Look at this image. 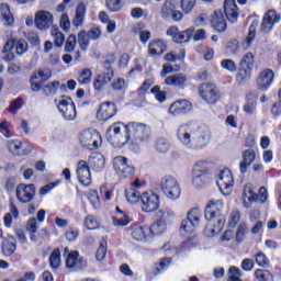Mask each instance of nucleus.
<instances>
[{
    "instance_id": "8fccbe9b",
    "label": "nucleus",
    "mask_w": 281,
    "mask_h": 281,
    "mask_svg": "<svg viewBox=\"0 0 281 281\" xmlns=\"http://www.w3.org/2000/svg\"><path fill=\"white\" fill-rule=\"evenodd\" d=\"M157 153H168L170 150V143L166 138H158L156 142Z\"/></svg>"
},
{
    "instance_id": "9b49d317",
    "label": "nucleus",
    "mask_w": 281,
    "mask_h": 281,
    "mask_svg": "<svg viewBox=\"0 0 281 281\" xmlns=\"http://www.w3.org/2000/svg\"><path fill=\"white\" fill-rule=\"evenodd\" d=\"M159 195L155 193L154 191H145L142 193L140 199V210L142 212H145L147 214H150L153 212H156V210H159Z\"/></svg>"
},
{
    "instance_id": "c85d7f7f",
    "label": "nucleus",
    "mask_w": 281,
    "mask_h": 281,
    "mask_svg": "<svg viewBox=\"0 0 281 281\" xmlns=\"http://www.w3.org/2000/svg\"><path fill=\"white\" fill-rule=\"evenodd\" d=\"M243 200L245 207H251V203H256V193L254 192V186L246 184L244 187Z\"/></svg>"
},
{
    "instance_id": "c756f323",
    "label": "nucleus",
    "mask_w": 281,
    "mask_h": 281,
    "mask_svg": "<svg viewBox=\"0 0 281 281\" xmlns=\"http://www.w3.org/2000/svg\"><path fill=\"white\" fill-rule=\"evenodd\" d=\"M117 214L112 218V223L115 227H126L131 223V217L126 213L122 212L120 207H116Z\"/></svg>"
},
{
    "instance_id": "4be33fe9",
    "label": "nucleus",
    "mask_w": 281,
    "mask_h": 281,
    "mask_svg": "<svg viewBox=\"0 0 281 281\" xmlns=\"http://www.w3.org/2000/svg\"><path fill=\"white\" fill-rule=\"evenodd\" d=\"M131 236L137 243H144L150 238V228L148 226L133 224Z\"/></svg>"
},
{
    "instance_id": "20e7f679",
    "label": "nucleus",
    "mask_w": 281,
    "mask_h": 281,
    "mask_svg": "<svg viewBox=\"0 0 281 281\" xmlns=\"http://www.w3.org/2000/svg\"><path fill=\"white\" fill-rule=\"evenodd\" d=\"M192 181L196 188H205L212 181V162L200 160L192 170Z\"/></svg>"
},
{
    "instance_id": "58836bf2",
    "label": "nucleus",
    "mask_w": 281,
    "mask_h": 281,
    "mask_svg": "<svg viewBox=\"0 0 281 281\" xmlns=\"http://www.w3.org/2000/svg\"><path fill=\"white\" fill-rule=\"evenodd\" d=\"M175 218V212H172L170 209H162L157 213V221H161L162 223H166L168 226V223H170Z\"/></svg>"
},
{
    "instance_id": "13d9d810",
    "label": "nucleus",
    "mask_w": 281,
    "mask_h": 281,
    "mask_svg": "<svg viewBox=\"0 0 281 281\" xmlns=\"http://www.w3.org/2000/svg\"><path fill=\"white\" fill-rule=\"evenodd\" d=\"M255 260L258 267H262L263 269H267V267H269V258H267V255H265V252H258L257 255H255Z\"/></svg>"
},
{
    "instance_id": "f8f14e48",
    "label": "nucleus",
    "mask_w": 281,
    "mask_h": 281,
    "mask_svg": "<svg viewBox=\"0 0 281 281\" xmlns=\"http://www.w3.org/2000/svg\"><path fill=\"white\" fill-rule=\"evenodd\" d=\"M217 186L223 194H229L234 188V176L229 169L221 170L216 177Z\"/></svg>"
},
{
    "instance_id": "7c9ffc66",
    "label": "nucleus",
    "mask_w": 281,
    "mask_h": 281,
    "mask_svg": "<svg viewBox=\"0 0 281 281\" xmlns=\"http://www.w3.org/2000/svg\"><path fill=\"white\" fill-rule=\"evenodd\" d=\"M14 251H16V238L9 236L2 244V254L3 256H12Z\"/></svg>"
},
{
    "instance_id": "052dcab7",
    "label": "nucleus",
    "mask_w": 281,
    "mask_h": 281,
    "mask_svg": "<svg viewBox=\"0 0 281 281\" xmlns=\"http://www.w3.org/2000/svg\"><path fill=\"white\" fill-rule=\"evenodd\" d=\"M267 199H269V193L267 192V188L261 187L259 189V193L255 194V203H267Z\"/></svg>"
},
{
    "instance_id": "5fc2aeb1",
    "label": "nucleus",
    "mask_w": 281,
    "mask_h": 281,
    "mask_svg": "<svg viewBox=\"0 0 281 281\" xmlns=\"http://www.w3.org/2000/svg\"><path fill=\"white\" fill-rule=\"evenodd\" d=\"M21 140H9L8 142V148L12 155H22L21 154Z\"/></svg>"
},
{
    "instance_id": "423d86ee",
    "label": "nucleus",
    "mask_w": 281,
    "mask_h": 281,
    "mask_svg": "<svg viewBox=\"0 0 281 281\" xmlns=\"http://www.w3.org/2000/svg\"><path fill=\"white\" fill-rule=\"evenodd\" d=\"M128 142L131 144H142L150 139V127L144 123L130 122L127 124Z\"/></svg>"
},
{
    "instance_id": "72a5a7b5",
    "label": "nucleus",
    "mask_w": 281,
    "mask_h": 281,
    "mask_svg": "<svg viewBox=\"0 0 281 281\" xmlns=\"http://www.w3.org/2000/svg\"><path fill=\"white\" fill-rule=\"evenodd\" d=\"M50 36L54 38L55 47H63L65 45V34H63L60 29L53 26L50 29Z\"/></svg>"
},
{
    "instance_id": "3c124183",
    "label": "nucleus",
    "mask_w": 281,
    "mask_h": 281,
    "mask_svg": "<svg viewBox=\"0 0 281 281\" xmlns=\"http://www.w3.org/2000/svg\"><path fill=\"white\" fill-rule=\"evenodd\" d=\"M76 45H78L76 35L74 34L69 35L65 44V52H67L68 54H71V52L76 49Z\"/></svg>"
},
{
    "instance_id": "6e6552de",
    "label": "nucleus",
    "mask_w": 281,
    "mask_h": 281,
    "mask_svg": "<svg viewBox=\"0 0 281 281\" xmlns=\"http://www.w3.org/2000/svg\"><path fill=\"white\" fill-rule=\"evenodd\" d=\"M158 186L165 196L170 199V201H176V199L181 196V188L179 187V182L172 176L162 177Z\"/></svg>"
},
{
    "instance_id": "f704fd0d",
    "label": "nucleus",
    "mask_w": 281,
    "mask_h": 281,
    "mask_svg": "<svg viewBox=\"0 0 281 281\" xmlns=\"http://www.w3.org/2000/svg\"><path fill=\"white\" fill-rule=\"evenodd\" d=\"M258 98H256V94L249 93L247 94V102L244 105L245 113H248V115H254L256 113V102Z\"/></svg>"
},
{
    "instance_id": "c9c22d12",
    "label": "nucleus",
    "mask_w": 281,
    "mask_h": 281,
    "mask_svg": "<svg viewBox=\"0 0 281 281\" xmlns=\"http://www.w3.org/2000/svg\"><path fill=\"white\" fill-rule=\"evenodd\" d=\"M0 15L4 20V25H13L14 16H12V12H10V5L1 4L0 5Z\"/></svg>"
},
{
    "instance_id": "864d4df0",
    "label": "nucleus",
    "mask_w": 281,
    "mask_h": 281,
    "mask_svg": "<svg viewBox=\"0 0 281 281\" xmlns=\"http://www.w3.org/2000/svg\"><path fill=\"white\" fill-rule=\"evenodd\" d=\"M194 5H196V0H181V10L184 14H190L194 10Z\"/></svg>"
},
{
    "instance_id": "09e8293b",
    "label": "nucleus",
    "mask_w": 281,
    "mask_h": 281,
    "mask_svg": "<svg viewBox=\"0 0 281 281\" xmlns=\"http://www.w3.org/2000/svg\"><path fill=\"white\" fill-rule=\"evenodd\" d=\"M243 272L235 266L228 269V281H243Z\"/></svg>"
},
{
    "instance_id": "0eeeda50",
    "label": "nucleus",
    "mask_w": 281,
    "mask_h": 281,
    "mask_svg": "<svg viewBox=\"0 0 281 281\" xmlns=\"http://www.w3.org/2000/svg\"><path fill=\"white\" fill-rule=\"evenodd\" d=\"M201 225V210L193 209L188 215L187 220H183L180 225V234L184 238H190L194 234V229Z\"/></svg>"
},
{
    "instance_id": "ddd939ff",
    "label": "nucleus",
    "mask_w": 281,
    "mask_h": 281,
    "mask_svg": "<svg viewBox=\"0 0 281 281\" xmlns=\"http://www.w3.org/2000/svg\"><path fill=\"white\" fill-rule=\"evenodd\" d=\"M15 194L20 203H32L36 195V187L34 184L21 183L16 187Z\"/></svg>"
},
{
    "instance_id": "603ef678",
    "label": "nucleus",
    "mask_w": 281,
    "mask_h": 281,
    "mask_svg": "<svg viewBox=\"0 0 281 281\" xmlns=\"http://www.w3.org/2000/svg\"><path fill=\"white\" fill-rule=\"evenodd\" d=\"M78 43H79V47H81L83 52L87 50V48L89 47V37L87 36L86 31H80L78 33Z\"/></svg>"
},
{
    "instance_id": "473e14b6",
    "label": "nucleus",
    "mask_w": 281,
    "mask_h": 281,
    "mask_svg": "<svg viewBox=\"0 0 281 281\" xmlns=\"http://www.w3.org/2000/svg\"><path fill=\"white\" fill-rule=\"evenodd\" d=\"M166 222L157 220L148 229H149V237L150 236H161V234H166L167 229Z\"/></svg>"
},
{
    "instance_id": "5701e85b",
    "label": "nucleus",
    "mask_w": 281,
    "mask_h": 281,
    "mask_svg": "<svg viewBox=\"0 0 281 281\" xmlns=\"http://www.w3.org/2000/svg\"><path fill=\"white\" fill-rule=\"evenodd\" d=\"M117 113V108L112 102L102 103L97 112V117L99 120H111Z\"/></svg>"
},
{
    "instance_id": "dca6fc26",
    "label": "nucleus",
    "mask_w": 281,
    "mask_h": 281,
    "mask_svg": "<svg viewBox=\"0 0 281 281\" xmlns=\"http://www.w3.org/2000/svg\"><path fill=\"white\" fill-rule=\"evenodd\" d=\"M34 23L37 30L46 32V30H49L54 23V15L48 11L40 10L35 13Z\"/></svg>"
},
{
    "instance_id": "f257e3e1",
    "label": "nucleus",
    "mask_w": 281,
    "mask_h": 281,
    "mask_svg": "<svg viewBox=\"0 0 281 281\" xmlns=\"http://www.w3.org/2000/svg\"><path fill=\"white\" fill-rule=\"evenodd\" d=\"M106 166L104 156L100 153H92L88 161L79 160L77 164V176L81 186H91V169L94 172H101Z\"/></svg>"
},
{
    "instance_id": "9d476101",
    "label": "nucleus",
    "mask_w": 281,
    "mask_h": 281,
    "mask_svg": "<svg viewBox=\"0 0 281 281\" xmlns=\"http://www.w3.org/2000/svg\"><path fill=\"white\" fill-rule=\"evenodd\" d=\"M198 91L200 98H202L204 102H207V104H216V102L221 98V92L214 83H202L199 86Z\"/></svg>"
},
{
    "instance_id": "680f3d73",
    "label": "nucleus",
    "mask_w": 281,
    "mask_h": 281,
    "mask_svg": "<svg viewBox=\"0 0 281 281\" xmlns=\"http://www.w3.org/2000/svg\"><path fill=\"white\" fill-rule=\"evenodd\" d=\"M247 234V224L241 223L236 232V243H243V240H245V236Z\"/></svg>"
},
{
    "instance_id": "4d7b16f0",
    "label": "nucleus",
    "mask_w": 281,
    "mask_h": 281,
    "mask_svg": "<svg viewBox=\"0 0 281 281\" xmlns=\"http://www.w3.org/2000/svg\"><path fill=\"white\" fill-rule=\"evenodd\" d=\"M95 258H97L98 262H102V260H104V258H106V240H102L100 243V246L97 250Z\"/></svg>"
},
{
    "instance_id": "f3484780",
    "label": "nucleus",
    "mask_w": 281,
    "mask_h": 281,
    "mask_svg": "<svg viewBox=\"0 0 281 281\" xmlns=\"http://www.w3.org/2000/svg\"><path fill=\"white\" fill-rule=\"evenodd\" d=\"M276 23H280V15L276 12V10H269L265 15L261 23V32L265 34H269L273 30Z\"/></svg>"
},
{
    "instance_id": "de8ad7c7",
    "label": "nucleus",
    "mask_w": 281,
    "mask_h": 281,
    "mask_svg": "<svg viewBox=\"0 0 281 281\" xmlns=\"http://www.w3.org/2000/svg\"><path fill=\"white\" fill-rule=\"evenodd\" d=\"M255 278L258 279V281H273V274L269 272L268 270L258 269L255 271Z\"/></svg>"
},
{
    "instance_id": "6ab92c4d",
    "label": "nucleus",
    "mask_w": 281,
    "mask_h": 281,
    "mask_svg": "<svg viewBox=\"0 0 281 281\" xmlns=\"http://www.w3.org/2000/svg\"><path fill=\"white\" fill-rule=\"evenodd\" d=\"M192 111V103L188 100H178L169 106L171 115H188Z\"/></svg>"
},
{
    "instance_id": "2eb2a0df",
    "label": "nucleus",
    "mask_w": 281,
    "mask_h": 281,
    "mask_svg": "<svg viewBox=\"0 0 281 281\" xmlns=\"http://www.w3.org/2000/svg\"><path fill=\"white\" fill-rule=\"evenodd\" d=\"M66 267L69 271H82L87 269V259L80 257L78 250H72L66 257Z\"/></svg>"
},
{
    "instance_id": "a211bd4d",
    "label": "nucleus",
    "mask_w": 281,
    "mask_h": 281,
    "mask_svg": "<svg viewBox=\"0 0 281 281\" xmlns=\"http://www.w3.org/2000/svg\"><path fill=\"white\" fill-rule=\"evenodd\" d=\"M273 78H276L273 70L265 69L261 71L257 78V88L259 91H267L273 85Z\"/></svg>"
},
{
    "instance_id": "0e129e2a",
    "label": "nucleus",
    "mask_w": 281,
    "mask_h": 281,
    "mask_svg": "<svg viewBox=\"0 0 281 281\" xmlns=\"http://www.w3.org/2000/svg\"><path fill=\"white\" fill-rule=\"evenodd\" d=\"M13 45L15 46V52L19 56H22V54L27 52V42L25 40H19L16 43L13 42Z\"/></svg>"
},
{
    "instance_id": "69168bd1",
    "label": "nucleus",
    "mask_w": 281,
    "mask_h": 281,
    "mask_svg": "<svg viewBox=\"0 0 281 281\" xmlns=\"http://www.w3.org/2000/svg\"><path fill=\"white\" fill-rule=\"evenodd\" d=\"M135 33L138 34L139 41H140V43H143V45H146V43H148V41H150V36H151L150 31H146L143 29H136Z\"/></svg>"
},
{
    "instance_id": "412c9836",
    "label": "nucleus",
    "mask_w": 281,
    "mask_h": 281,
    "mask_svg": "<svg viewBox=\"0 0 281 281\" xmlns=\"http://www.w3.org/2000/svg\"><path fill=\"white\" fill-rule=\"evenodd\" d=\"M196 123L189 122L178 126L177 139L182 146H186L187 142H190V134L192 133Z\"/></svg>"
},
{
    "instance_id": "bb28decb",
    "label": "nucleus",
    "mask_w": 281,
    "mask_h": 281,
    "mask_svg": "<svg viewBox=\"0 0 281 281\" xmlns=\"http://www.w3.org/2000/svg\"><path fill=\"white\" fill-rule=\"evenodd\" d=\"M212 27L216 30V32H225L227 30V22L225 21V16H223V12L215 11L212 18Z\"/></svg>"
},
{
    "instance_id": "393cba45",
    "label": "nucleus",
    "mask_w": 281,
    "mask_h": 281,
    "mask_svg": "<svg viewBox=\"0 0 281 281\" xmlns=\"http://www.w3.org/2000/svg\"><path fill=\"white\" fill-rule=\"evenodd\" d=\"M113 70H108L103 75H98L93 80V89L99 92L104 91V87H106V85L113 80Z\"/></svg>"
},
{
    "instance_id": "4c0bfd02",
    "label": "nucleus",
    "mask_w": 281,
    "mask_h": 281,
    "mask_svg": "<svg viewBox=\"0 0 281 281\" xmlns=\"http://www.w3.org/2000/svg\"><path fill=\"white\" fill-rule=\"evenodd\" d=\"M194 36V29H188L182 32H178L177 36L173 40V43H188Z\"/></svg>"
},
{
    "instance_id": "4468645a",
    "label": "nucleus",
    "mask_w": 281,
    "mask_h": 281,
    "mask_svg": "<svg viewBox=\"0 0 281 281\" xmlns=\"http://www.w3.org/2000/svg\"><path fill=\"white\" fill-rule=\"evenodd\" d=\"M57 109L61 113L63 117L67 120V122H72V120H76V105L69 98L63 97L57 105Z\"/></svg>"
},
{
    "instance_id": "bf43d9fd",
    "label": "nucleus",
    "mask_w": 281,
    "mask_h": 281,
    "mask_svg": "<svg viewBox=\"0 0 281 281\" xmlns=\"http://www.w3.org/2000/svg\"><path fill=\"white\" fill-rule=\"evenodd\" d=\"M59 85H60V82H58V81L48 82V83L44 87V93H45V95H54V93H56V91H58Z\"/></svg>"
},
{
    "instance_id": "b1692460",
    "label": "nucleus",
    "mask_w": 281,
    "mask_h": 281,
    "mask_svg": "<svg viewBox=\"0 0 281 281\" xmlns=\"http://www.w3.org/2000/svg\"><path fill=\"white\" fill-rule=\"evenodd\" d=\"M224 14L229 23H236L238 21L239 12L238 5H236V0H225Z\"/></svg>"
},
{
    "instance_id": "1a4fd4ad",
    "label": "nucleus",
    "mask_w": 281,
    "mask_h": 281,
    "mask_svg": "<svg viewBox=\"0 0 281 281\" xmlns=\"http://www.w3.org/2000/svg\"><path fill=\"white\" fill-rule=\"evenodd\" d=\"M79 142L87 150H98L102 146V136L95 131H83L79 134Z\"/></svg>"
},
{
    "instance_id": "ea45409f",
    "label": "nucleus",
    "mask_w": 281,
    "mask_h": 281,
    "mask_svg": "<svg viewBox=\"0 0 281 281\" xmlns=\"http://www.w3.org/2000/svg\"><path fill=\"white\" fill-rule=\"evenodd\" d=\"M128 165V159L126 157L123 156H116L113 159V169L116 172V175L122 170H124V168H126V166Z\"/></svg>"
},
{
    "instance_id": "79ce46f5",
    "label": "nucleus",
    "mask_w": 281,
    "mask_h": 281,
    "mask_svg": "<svg viewBox=\"0 0 281 281\" xmlns=\"http://www.w3.org/2000/svg\"><path fill=\"white\" fill-rule=\"evenodd\" d=\"M91 76H93V72L91 71V69L85 68L82 71L79 72L78 83L79 85H90Z\"/></svg>"
},
{
    "instance_id": "7ed1b4c3",
    "label": "nucleus",
    "mask_w": 281,
    "mask_h": 281,
    "mask_svg": "<svg viewBox=\"0 0 281 281\" xmlns=\"http://www.w3.org/2000/svg\"><path fill=\"white\" fill-rule=\"evenodd\" d=\"M204 216L206 221H217V224L214 226L213 232L223 231L225 227V215H223V200H210L206 207Z\"/></svg>"
},
{
    "instance_id": "a878e982",
    "label": "nucleus",
    "mask_w": 281,
    "mask_h": 281,
    "mask_svg": "<svg viewBox=\"0 0 281 281\" xmlns=\"http://www.w3.org/2000/svg\"><path fill=\"white\" fill-rule=\"evenodd\" d=\"M86 14L87 5L85 2H79L76 8L75 18L72 19V25L76 27V30H78V27H82Z\"/></svg>"
},
{
    "instance_id": "aec40b11",
    "label": "nucleus",
    "mask_w": 281,
    "mask_h": 281,
    "mask_svg": "<svg viewBox=\"0 0 281 281\" xmlns=\"http://www.w3.org/2000/svg\"><path fill=\"white\" fill-rule=\"evenodd\" d=\"M164 85H167V87H177L178 89H186L188 85V75L179 72L168 76L165 78Z\"/></svg>"
},
{
    "instance_id": "e433bc0d",
    "label": "nucleus",
    "mask_w": 281,
    "mask_h": 281,
    "mask_svg": "<svg viewBox=\"0 0 281 281\" xmlns=\"http://www.w3.org/2000/svg\"><path fill=\"white\" fill-rule=\"evenodd\" d=\"M12 47H14V41H8L2 49V60H5L7 63L14 60V53L12 52Z\"/></svg>"
},
{
    "instance_id": "f03ea898",
    "label": "nucleus",
    "mask_w": 281,
    "mask_h": 281,
    "mask_svg": "<svg viewBox=\"0 0 281 281\" xmlns=\"http://www.w3.org/2000/svg\"><path fill=\"white\" fill-rule=\"evenodd\" d=\"M212 142V131L207 126H199L196 123L191 131L189 140L184 143V147L189 150H203Z\"/></svg>"
},
{
    "instance_id": "a18cd8bd",
    "label": "nucleus",
    "mask_w": 281,
    "mask_h": 281,
    "mask_svg": "<svg viewBox=\"0 0 281 281\" xmlns=\"http://www.w3.org/2000/svg\"><path fill=\"white\" fill-rule=\"evenodd\" d=\"M249 78H251V70L240 67L239 71L236 76L237 82L239 85H243V82H247V80H249Z\"/></svg>"
},
{
    "instance_id": "37998d69",
    "label": "nucleus",
    "mask_w": 281,
    "mask_h": 281,
    "mask_svg": "<svg viewBox=\"0 0 281 281\" xmlns=\"http://www.w3.org/2000/svg\"><path fill=\"white\" fill-rule=\"evenodd\" d=\"M239 67L243 69L252 70L254 69V54L247 53L240 60Z\"/></svg>"
},
{
    "instance_id": "39448f33",
    "label": "nucleus",
    "mask_w": 281,
    "mask_h": 281,
    "mask_svg": "<svg viewBox=\"0 0 281 281\" xmlns=\"http://www.w3.org/2000/svg\"><path fill=\"white\" fill-rule=\"evenodd\" d=\"M105 137L112 146H124L128 144V124L122 122L112 124L106 130Z\"/></svg>"
},
{
    "instance_id": "a19ab883",
    "label": "nucleus",
    "mask_w": 281,
    "mask_h": 281,
    "mask_svg": "<svg viewBox=\"0 0 281 281\" xmlns=\"http://www.w3.org/2000/svg\"><path fill=\"white\" fill-rule=\"evenodd\" d=\"M60 265H63V261L60 260V249L56 248L49 256V266L52 269H58Z\"/></svg>"
},
{
    "instance_id": "e2e57ef3",
    "label": "nucleus",
    "mask_w": 281,
    "mask_h": 281,
    "mask_svg": "<svg viewBox=\"0 0 281 281\" xmlns=\"http://www.w3.org/2000/svg\"><path fill=\"white\" fill-rule=\"evenodd\" d=\"M106 5L110 12H120L122 10V0H106Z\"/></svg>"
},
{
    "instance_id": "c03bdc74",
    "label": "nucleus",
    "mask_w": 281,
    "mask_h": 281,
    "mask_svg": "<svg viewBox=\"0 0 281 281\" xmlns=\"http://www.w3.org/2000/svg\"><path fill=\"white\" fill-rule=\"evenodd\" d=\"M175 10V3H172L171 1H166L161 9L162 19H170Z\"/></svg>"
},
{
    "instance_id": "338daca9",
    "label": "nucleus",
    "mask_w": 281,
    "mask_h": 281,
    "mask_svg": "<svg viewBox=\"0 0 281 281\" xmlns=\"http://www.w3.org/2000/svg\"><path fill=\"white\" fill-rule=\"evenodd\" d=\"M150 93H154L158 102H166V91H161V88L159 86H155L154 88H151Z\"/></svg>"
},
{
    "instance_id": "774afa93",
    "label": "nucleus",
    "mask_w": 281,
    "mask_h": 281,
    "mask_svg": "<svg viewBox=\"0 0 281 281\" xmlns=\"http://www.w3.org/2000/svg\"><path fill=\"white\" fill-rule=\"evenodd\" d=\"M222 69H225L226 71H231V74H234L236 71V63L232 59H223L221 61Z\"/></svg>"
},
{
    "instance_id": "49530a36",
    "label": "nucleus",
    "mask_w": 281,
    "mask_h": 281,
    "mask_svg": "<svg viewBox=\"0 0 281 281\" xmlns=\"http://www.w3.org/2000/svg\"><path fill=\"white\" fill-rule=\"evenodd\" d=\"M121 179H131L135 175V167L125 165L124 169L116 173Z\"/></svg>"
},
{
    "instance_id": "6e6d98bb",
    "label": "nucleus",
    "mask_w": 281,
    "mask_h": 281,
    "mask_svg": "<svg viewBox=\"0 0 281 281\" xmlns=\"http://www.w3.org/2000/svg\"><path fill=\"white\" fill-rule=\"evenodd\" d=\"M85 227H87V229H99L100 222H98L92 215H88L85 218Z\"/></svg>"
},
{
    "instance_id": "cd10ccee",
    "label": "nucleus",
    "mask_w": 281,
    "mask_h": 281,
    "mask_svg": "<svg viewBox=\"0 0 281 281\" xmlns=\"http://www.w3.org/2000/svg\"><path fill=\"white\" fill-rule=\"evenodd\" d=\"M243 159L244 160L240 162L239 168L240 172L245 175V172H247V168L256 161V151H254V149H246L243 153Z\"/></svg>"
},
{
    "instance_id": "2f4dec72",
    "label": "nucleus",
    "mask_w": 281,
    "mask_h": 281,
    "mask_svg": "<svg viewBox=\"0 0 281 281\" xmlns=\"http://www.w3.org/2000/svg\"><path fill=\"white\" fill-rule=\"evenodd\" d=\"M125 199L130 205H137L142 201V193L135 188H128L125 190Z\"/></svg>"
}]
</instances>
